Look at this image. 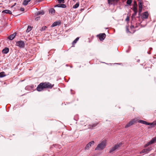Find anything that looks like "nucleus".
Listing matches in <instances>:
<instances>
[{"instance_id": "f257e3e1", "label": "nucleus", "mask_w": 156, "mask_h": 156, "mask_svg": "<svg viewBox=\"0 0 156 156\" xmlns=\"http://www.w3.org/2000/svg\"><path fill=\"white\" fill-rule=\"evenodd\" d=\"M106 145V141L103 140L98 144L95 149V150L101 151L103 150L105 148Z\"/></svg>"}, {"instance_id": "f03ea898", "label": "nucleus", "mask_w": 156, "mask_h": 156, "mask_svg": "<svg viewBox=\"0 0 156 156\" xmlns=\"http://www.w3.org/2000/svg\"><path fill=\"white\" fill-rule=\"evenodd\" d=\"M122 144L121 143L116 144L114 147L110 149L109 153H111L114 151H116L119 150L120 148V146Z\"/></svg>"}, {"instance_id": "7ed1b4c3", "label": "nucleus", "mask_w": 156, "mask_h": 156, "mask_svg": "<svg viewBox=\"0 0 156 156\" xmlns=\"http://www.w3.org/2000/svg\"><path fill=\"white\" fill-rule=\"evenodd\" d=\"M44 86V88H51L54 86V85L52 84L49 82H45L44 83H42Z\"/></svg>"}, {"instance_id": "20e7f679", "label": "nucleus", "mask_w": 156, "mask_h": 156, "mask_svg": "<svg viewBox=\"0 0 156 156\" xmlns=\"http://www.w3.org/2000/svg\"><path fill=\"white\" fill-rule=\"evenodd\" d=\"M16 45L20 48H24L25 46V44L23 41H19L16 42Z\"/></svg>"}, {"instance_id": "39448f33", "label": "nucleus", "mask_w": 156, "mask_h": 156, "mask_svg": "<svg viewBox=\"0 0 156 156\" xmlns=\"http://www.w3.org/2000/svg\"><path fill=\"white\" fill-rule=\"evenodd\" d=\"M94 141H92L89 142L88 144H87L85 148V150H88L89 149L90 147L94 144Z\"/></svg>"}, {"instance_id": "423d86ee", "label": "nucleus", "mask_w": 156, "mask_h": 156, "mask_svg": "<svg viewBox=\"0 0 156 156\" xmlns=\"http://www.w3.org/2000/svg\"><path fill=\"white\" fill-rule=\"evenodd\" d=\"M151 150V147H148L147 148L144 149L141 151L139 153L141 154L144 153L143 155H144V154L148 153Z\"/></svg>"}, {"instance_id": "0eeeda50", "label": "nucleus", "mask_w": 156, "mask_h": 156, "mask_svg": "<svg viewBox=\"0 0 156 156\" xmlns=\"http://www.w3.org/2000/svg\"><path fill=\"white\" fill-rule=\"evenodd\" d=\"M136 121V120L135 119H133L132 120L130 121L125 126L126 128H127L129 127L130 126L134 124Z\"/></svg>"}, {"instance_id": "6e6552de", "label": "nucleus", "mask_w": 156, "mask_h": 156, "mask_svg": "<svg viewBox=\"0 0 156 156\" xmlns=\"http://www.w3.org/2000/svg\"><path fill=\"white\" fill-rule=\"evenodd\" d=\"M44 88L42 83H41L38 85L37 88V90L38 91H41Z\"/></svg>"}, {"instance_id": "1a4fd4ad", "label": "nucleus", "mask_w": 156, "mask_h": 156, "mask_svg": "<svg viewBox=\"0 0 156 156\" xmlns=\"http://www.w3.org/2000/svg\"><path fill=\"white\" fill-rule=\"evenodd\" d=\"M156 140V137L154 138H153L149 142L147 143L145 145V147H147L150 144H152L155 142Z\"/></svg>"}, {"instance_id": "9d476101", "label": "nucleus", "mask_w": 156, "mask_h": 156, "mask_svg": "<svg viewBox=\"0 0 156 156\" xmlns=\"http://www.w3.org/2000/svg\"><path fill=\"white\" fill-rule=\"evenodd\" d=\"M148 13L147 12H145L142 14V18L146 19L148 18Z\"/></svg>"}, {"instance_id": "9b49d317", "label": "nucleus", "mask_w": 156, "mask_h": 156, "mask_svg": "<svg viewBox=\"0 0 156 156\" xmlns=\"http://www.w3.org/2000/svg\"><path fill=\"white\" fill-rule=\"evenodd\" d=\"M106 35L105 34H102L99 35V38L101 41L103 40L105 38Z\"/></svg>"}, {"instance_id": "f8f14e48", "label": "nucleus", "mask_w": 156, "mask_h": 156, "mask_svg": "<svg viewBox=\"0 0 156 156\" xmlns=\"http://www.w3.org/2000/svg\"><path fill=\"white\" fill-rule=\"evenodd\" d=\"M138 122L140 123H141L143 124H145L147 125H151V123H150L147 122L142 120H140L138 121Z\"/></svg>"}, {"instance_id": "ddd939ff", "label": "nucleus", "mask_w": 156, "mask_h": 156, "mask_svg": "<svg viewBox=\"0 0 156 156\" xmlns=\"http://www.w3.org/2000/svg\"><path fill=\"white\" fill-rule=\"evenodd\" d=\"M55 7H60L63 8H65L66 7V6L65 4H58L56 5L55 6Z\"/></svg>"}, {"instance_id": "4468645a", "label": "nucleus", "mask_w": 156, "mask_h": 156, "mask_svg": "<svg viewBox=\"0 0 156 156\" xmlns=\"http://www.w3.org/2000/svg\"><path fill=\"white\" fill-rule=\"evenodd\" d=\"M16 34V33H15L9 36L8 38L10 40H12L15 38Z\"/></svg>"}, {"instance_id": "2eb2a0df", "label": "nucleus", "mask_w": 156, "mask_h": 156, "mask_svg": "<svg viewBox=\"0 0 156 156\" xmlns=\"http://www.w3.org/2000/svg\"><path fill=\"white\" fill-rule=\"evenodd\" d=\"M61 24L60 22L59 21H56L54 22L51 25V27H54L56 26L57 25H59Z\"/></svg>"}, {"instance_id": "dca6fc26", "label": "nucleus", "mask_w": 156, "mask_h": 156, "mask_svg": "<svg viewBox=\"0 0 156 156\" xmlns=\"http://www.w3.org/2000/svg\"><path fill=\"white\" fill-rule=\"evenodd\" d=\"M2 13H3L9 14H11L12 13V12L8 9H6L3 10L2 11Z\"/></svg>"}, {"instance_id": "f3484780", "label": "nucleus", "mask_w": 156, "mask_h": 156, "mask_svg": "<svg viewBox=\"0 0 156 156\" xmlns=\"http://www.w3.org/2000/svg\"><path fill=\"white\" fill-rule=\"evenodd\" d=\"M9 48L6 47L2 50V52L3 53L6 54L9 52Z\"/></svg>"}, {"instance_id": "a211bd4d", "label": "nucleus", "mask_w": 156, "mask_h": 156, "mask_svg": "<svg viewBox=\"0 0 156 156\" xmlns=\"http://www.w3.org/2000/svg\"><path fill=\"white\" fill-rule=\"evenodd\" d=\"M44 12L42 10L37 11L36 13L37 16H39L40 15H43L44 14Z\"/></svg>"}, {"instance_id": "6ab92c4d", "label": "nucleus", "mask_w": 156, "mask_h": 156, "mask_svg": "<svg viewBox=\"0 0 156 156\" xmlns=\"http://www.w3.org/2000/svg\"><path fill=\"white\" fill-rule=\"evenodd\" d=\"M97 123H95L89 125V128L92 129L93 127H95L97 125Z\"/></svg>"}, {"instance_id": "aec40b11", "label": "nucleus", "mask_w": 156, "mask_h": 156, "mask_svg": "<svg viewBox=\"0 0 156 156\" xmlns=\"http://www.w3.org/2000/svg\"><path fill=\"white\" fill-rule=\"evenodd\" d=\"M31 0H24L23 2V5H26L28 3L30 2Z\"/></svg>"}, {"instance_id": "412c9836", "label": "nucleus", "mask_w": 156, "mask_h": 156, "mask_svg": "<svg viewBox=\"0 0 156 156\" xmlns=\"http://www.w3.org/2000/svg\"><path fill=\"white\" fill-rule=\"evenodd\" d=\"M55 10L53 8H51L49 10V12L51 14L54 15L55 13Z\"/></svg>"}, {"instance_id": "4be33fe9", "label": "nucleus", "mask_w": 156, "mask_h": 156, "mask_svg": "<svg viewBox=\"0 0 156 156\" xmlns=\"http://www.w3.org/2000/svg\"><path fill=\"white\" fill-rule=\"evenodd\" d=\"M32 29V27H31L30 26H28L27 29L26 30V32L27 33L29 32Z\"/></svg>"}, {"instance_id": "5701e85b", "label": "nucleus", "mask_w": 156, "mask_h": 156, "mask_svg": "<svg viewBox=\"0 0 156 156\" xmlns=\"http://www.w3.org/2000/svg\"><path fill=\"white\" fill-rule=\"evenodd\" d=\"M6 75L5 74V73L4 72H2L0 73V78H2L5 76Z\"/></svg>"}, {"instance_id": "b1692460", "label": "nucleus", "mask_w": 156, "mask_h": 156, "mask_svg": "<svg viewBox=\"0 0 156 156\" xmlns=\"http://www.w3.org/2000/svg\"><path fill=\"white\" fill-rule=\"evenodd\" d=\"M79 3L78 2L77 3H76L75 5L73 6V8L74 9H76L79 7Z\"/></svg>"}, {"instance_id": "393cba45", "label": "nucleus", "mask_w": 156, "mask_h": 156, "mask_svg": "<svg viewBox=\"0 0 156 156\" xmlns=\"http://www.w3.org/2000/svg\"><path fill=\"white\" fill-rule=\"evenodd\" d=\"M142 8H139V11H138V15H139V17H140V15L141 14V13L142 12Z\"/></svg>"}, {"instance_id": "a878e982", "label": "nucleus", "mask_w": 156, "mask_h": 156, "mask_svg": "<svg viewBox=\"0 0 156 156\" xmlns=\"http://www.w3.org/2000/svg\"><path fill=\"white\" fill-rule=\"evenodd\" d=\"M79 39V38L78 37H77L75 40H74V41H73V42L72 43V44H75L76 43L77 41Z\"/></svg>"}, {"instance_id": "bb28decb", "label": "nucleus", "mask_w": 156, "mask_h": 156, "mask_svg": "<svg viewBox=\"0 0 156 156\" xmlns=\"http://www.w3.org/2000/svg\"><path fill=\"white\" fill-rule=\"evenodd\" d=\"M132 2V0H127L126 2V3L128 5L131 4Z\"/></svg>"}, {"instance_id": "cd10ccee", "label": "nucleus", "mask_w": 156, "mask_h": 156, "mask_svg": "<svg viewBox=\"0 0 156 156\" xmlns=\"http://www.w3.org/2000/svg\"><path fill=\"white\" fill-rule=\"evenodd\" d=\"M138 5L139 8H142V2L141 1H139Z\"/></svg>"}, {"instance_id": "c85d7f7f", "label": "nucleus", "mask_w": 156, "mask_h": 156, "mask_svg": "<svg viewBox=\"0 0 156 156\" xmlns=\"http://www.w3.org/2000/svg\"><path fill=\"white\" fill-rule=\"evenodd\" d=\"M119 0H108V2L109 3H110V2H118Z\"/></svg>"}, {"instance_id": "c756f323", "label": "nucleus", "mask_w": 156, "mask_h": 156, "mask_svg": "<svg viewBox=\"0 0 156 156\" xmlns=\"http://www.w3.org/2000/svg\"><path fill=\"white\" fill-rule=\"evenodd\" d=\"M151 123V126H154L156 125V121H154L152 123Z\"/></svg>"}, {"instance_id": "7c9ffc66", "label": "nucleus", "mask_w": 156, "mask_h": 156, "mask_svg": "<svg viewBox=\"0 0 156 156\" xmlns=\"http://www.w3.org/2000/svg\"><path fill=\"white\" fill-rule=\"evenodd\" d=\"M58 3L59 4L64 3V0H58Z\"/></svg>"}, {"instance_id": "2f4dec72", "label": "nucleus", "mask_w": 156, "mask_h": 156, "mask_svg": "<svg viewBox=\"0 0 156 156\" xmlns=\"http://www.w3.org/2000/svg\"><path fill=\"white\" fill-rule=\"evenodd\" d=\"M133 10L134 12H137V8L135 6H134L133 8Z\"/></svg>"}, {"instance_id": "473e14b6", "label": "nucleus", "mask_w": 156, "mask_h": 156, "mask_svg": "<svg viewBox=\"0 0 156 156\" xmlns=\"http://www.w3.org/2000/svg\"><path fill=\"white\" fill-rule=\"evenodd\" d=\"M46 28V26L43 27H42L41 29L40 30L41 31L44 30H45Z\"/></svg>"}, {"instance_id": "72a5a7b5", "label": "nucleus", "mask_w": 156, "mask_h": 156, "mask_svg": "<svg viewBox=\"0 0 156 156\" xmlns=\"http://www.w3.org/2000/svg\"><path fill=\"white\" fill-rule=\"evenodd\" d=\"M126 32L127 33L130 32L129 31L128 27H126Z\"/></svg>"}, {"instance_id": "f704fd0d", "label": "nucleus", "mask_w": 156, "mask_h": 156, "mask_svg": "<svg viewBox=\"0 0 156 156\" xmlns=\"http://www.w3.org/2000/svg\"><path fill=\"white\" fill-rule=\"evenodd\" d=\"M134 12V13L132 15V16H133V17H134L136 16V15L137 13V12Z\"/></svg>"}, {"instance_id": "c9c22d12", "label": "nucleus", "mask_w": 156, "mask_h": 156, "mask_svg": "<svg viewBox=\"0 0 156 156\" xmlns=\"http://www.w3.org/2000/svg\"><path fill=\"white\" fill-rule=\"evenodd\" d=\"M126 20L127 21H128L129 20V18L128 16H127L126 18Z\"/></svg>"}, {"instance_id": "e433bc0d", "label": "nucleus", "mask_w": 156, "mask_h": 156, "mask_svg": "<svg viewBox=\"0 0 156 156\" xmlns=\"http://www.w3.org/2000/svg\"><path fill=\"white\" fill-rule=\"evenodd\" d=\"M57 145H58L56 144L53 145L51 147V148H53V147H56Z\"/></svg>"}, {"instance_id": "4c0bfd02", "label": "nucleus", "mask_w": 156, "mask_h": 156, "mask_svg": "<svg viewBox=\"0 0 156 156\" xmlns=\"http://www.w3.org/2000/svg\"><path fill=\"white\" fill-rule=\"evenodd\" d=\"M40 17H37L36 18H35V20L36 21H37L40 19Z\"/></svg>"}, {"instance_id": "58836bf2", "label": "nucleus", "mask_w": 156, "mask_h": 156, "mask_svg": "<svg viewBox=\"0 0 156 156\" xmlns=\"http://www.w3.org/2000/svg\"><path fill=\"white\" fill-rule=\"evenodd\" d=\"M20 10L22 12H23L24 11V9L23 8H21L20 9Z\"/></svg>"}, {"instance_id": "ea45409f", "label": "nucleus", "mask_w": 156, "mask_h": 156, "mask_svg": "<svg viewBox=\"0 0 156 156\" xmlns=\"http://www.w3.org/2000/svg\"><path fill=\"white\" fill-rule=\"evenodd\" d=\"M16 3H14V4L11 7V8H13L14 6L16 5Z\"/></svg>"}, {"instance_id": "a19ab883", "label": "nucleus", "mask_w": 156, "mask_h": 156, "mask_svg": "<svg viewBox=\"0 0 156 156\" xmlns=\"http://www.w3.org/2000/svg\"><path fill=\"white\" fill-rule=\"evenodd\" d=\"M139 61H140V60L139 59H138V60H137V62H139Z\"/></svg>"}, {"instance_id": "79ce46f5", "label": "nucleus", "mask_w": 156, "mask_h": 156, "mask_svg": "<svg viewBox=\"0 0 156 156\" xmlns=\"http://www.w3.org/2000/svg\"><path fill=\"white\" fill-rule=\"evenodd\" d=\"M73 0V1H75V0Z\"/></svg>"}]
</instances>
